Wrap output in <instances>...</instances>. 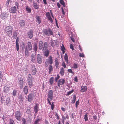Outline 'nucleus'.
I'll return each instance as SVG.
<instances>
[{
	"instance_id": "48",
	"label": "nucleus",
	"mask_w": 124,
	"mask_h": 124,
	"mask_svg": "<svg viewBox=\"0 0 124 124\" xmlns=\"http://www.w3.org/2000/svg\"><path fill=\"white\" fill-rule=\"evenodd\" d=\"M62 66L64 68H66V66L65 65V64L64 62H63L62 63Z\"/></svg>"
},
{
	"instance_id": "37",
	"label": "nucleus",
	"mask_w": 124,
	"mask_h": 124,
	"mask_svg": "<svg viewBox=\"0 0 124 124\" xmlns=\"http://www.w3.org/2000/svg\"><path fill=\"white\" fill-rule=\"evenodd\" d=\"M88 115H87V114L86 113V114L84 116V118L85 120V121H88V117L87 116Z\"/></svg>"
},
{
	"instance_id": "5",
	"label": "nucleus",
	"mask_w": 124,
	"mask_h": 124,
	"mask_svg": "<svg viewBox=\"0 0 124 124\" xmlns=\"http://www.w3.org/2000/svg\"><path fill=\"white\" fill-rule=\"evenodd\" d=\"M22 115V113L19 111H17L15 112V117L18 120H20Z\"/></svg>"
},
{
	"instance_id": "16",
	"label": "nucleus",
	"mask_w": 124,
	"mask_h": 124,
	"mask_svg": "<svg viewBox=\"0 0 124 124\" xmlns=\"http://www.w3.org/2000/svg\"><path fill=\"white\" fill-rule=\"evenodd\" d=\"M37 71L34 66H33L32 69V74L33 75H35Z\"/></svg>"
},
{
	"instance_id": "23",
	"label": "nucleus",
	"mask_w": 124,
	"mask_h": 124,
	"mask_svg": "<svg viewBox=\"0 0 124 124\" xmlns=\"http://www.w3.org/2000/svg\"><path fill=\"white\" fill-rule=\"evenodd\" d=\"M27 80H33V78L30 74H28L27 77Z\"/></svg>"
},
{
	"instance_id": "24",
	"label": "nucleus",
	"mask_w": 124,
	"mask_h": 124,
	"mask_svg": "<svg viewBox=\"0 0 124 124\" xmlns=\"http://www.w3.org/2000/svg\"><path fill=\"white\" fill-rule=\"evenodd\" d=\"M49 72V74H50L53 71V68L52 66L49 65L48 67Z\"/></svg>"
},
{
	"instance_id": "13",
	"label": "nucleus",
	"mask_w": 124,
	"mask_h": 124,
	"mask_svg": "<svg viewBox=\"0 0 124 124\" xmlns=\"http://www.w3.org/2000/svg\"><path fill=\"white\" fill-rule=\"evenodd\" d=\"M8 16V14L7 12H4L1 13L0 16L4 18H7Z\"/></svg>"
},
{
	"instance_id": "28",
	"label": "nucleus",
	"mask_w": 124,
	"mask_h": 124,
	"mask_svg": "<svg viewBox=\"0 0 124 124\" xmlns=\"http://www.w3.org/2000/svg\"><path fill=\"white\" fill-rule=\"evenodd\" d=\"M28 90L27 86H25L23 89V91L26 94L28 93Z\"/></svg>"
},
{
	"instance_id": "41",
	"label": "nucleus",
	"mask_w": 124,
	"mask_h": 124,
	"mask_svg": "<svg viewBox=\"0 0 124 124\" xmlns=\"http://www.w3.org/2000/svg\"><path fill=\"white\" fill-rule=\"evenodd\" d=\"M60 78V76L59 74L57 75V77L55 78V82H57L58 79Z\"/></svg>"
},
{
	"instance_id": "2",
	"label": "nucleus",
	"mask_w": 124,
	"mask_h": 124,
	"mask_svg": "<svg viewBox=\"0 0 124 124\" xmlns=\"http://www.w3.org/2000/svg\"><path fill=\"white\" fill-rule=\"evenodd\" d=\"M13 28L10 26H7L5 29V31L7 33L8 35H12Z\"/></svg>"
},
{
	"instance_id": "46",
	"label": "nucleus",
	"mask_w": 124,
	"mask_h": 124,
	"mask_svg": "<svg viewBox=\"0 0 124 124\" xmlns=\"http://www.w3.org/2000/svg\"><path fill=\"white\" fill-rule=\"evenodd\" d=\"M10 0H7L6 3L5 5L8 7L9 4V2Z\"/></svg>"
},
{
	"instance_id": "44",
	"label": "nucleus",
	"mask_w": 124,
	"mask_h": 124,
	"mask_svg": "<svg viewBox=\"0 0 124 124\" xmlns=\"http://www.w3.org/2000/svg\"><path fill=\"white\" fill-rule=\"evenodd\" d=\"M3 78V74L2 72L0 71V82L1 81Z\"/></svg>"
},
{
	"instance_id": "35",
	"label": "nucleus",
	"mask_w": 124,
	"mask_h": 124,
	"mask_svg": "<svg viewBox=\"0 0 124 124\" xmlns=\"http://www.w3.org/2000/svg\"><path fill=\"white\" fill-rule=\"evenodd\" d=\"M26 9L28 13H30L31 12V9L28 6L26 7Z\"/></svg>"
},
{
	"instance_id": "61",
	"label": "nucleus",
	"mask_w": 124,
	"mask_h": 124,
	"mask_svg": "<svg viewBox=\"0 0 124 124\" xmlns=\"http://www.w3.org/2000/svg\"><path fill=\"white\" fill-rule=\"evenodd\" d=\"M74 81L76 82H78V79L77 77L76 76L74 78Z\"/></svg>"
},
{
	"instance_id": "3",
	"label": "nucleus",
	"mask_w": 124,
	"mask_h": 124,
	"mask_svg": "<svg viewBox=\"0 0 124 124\" xmlns=\"http://www.w3.org/2000/svg\"><path fill=\"white\" fill-rule=\"evenodd\" d=\"M53 63V60L52 57L50 56L48 59H46L45 62V66L47 67L48 66L49 64H52Z\"/></svg>"
},
{
	"instance_id": "9",
	"label": "nucleus",
	"mask_w": 124,
	"mask_h": 124,
	"mask_svg": "<svg viewBox=\"0 0 124 124\" xmlns=\"http://www.w3.org/2000/svg\"><path fill=\"white\" fill-rule=\"evenodd\" d=\"M46 15L47 19L48 20L50 21L51 23H53V20L51 17L50 13L49 12H46Z\"/></svg>"
},
{
	"instance_id": "45",
	"label": "nucleus",
	"mask_w": 124,
	"mask_h": 124,
	"mask_svg": "<svg viewBox=\"0 0 124 124\" xmlns=\"http://www.w3.org/2000/svg\"><path fill=\"white\" fill-rule=\"evenodd\" d=\"M17 34L16 32H15L14 33L13 37L15 39H16L17 37Z\"/></svg>"
},
{
	"instance_id": "22",
	"label": "nucleus",
	"mask_w": 124,
	"mask_h": 124,
	"mask_svg": "<svg viewBox=\"0 0 124 124\" xmlns=\"http://www.w3.org/2000/svg\"><path fill=\"white\" fill-rule=\"evenodd\" d=\"M60 70L59 72L61 76H63L64 74V71L63 68L62 67L60 69Z\"/></svg>"
},
{
	"instance_id": "17",
	"label": "nucleus",
	"mask_w": 124,
	"mask_h": 124,
	"mask_svg": "<svg viewBox=\"0 0 124 124\" xmlns=\"http://www.w3.org/2000/svg\"><path fill=\"white\" fill-rule=\"evenodd\" d=\"M43 46V43L42 41H39V49L40 50H41Z\"/></svg>"
},
{
	"instance_id": "54",
	"label": "nucleus",
	"mask_w": 124,
	"mask_h": 124,
	"mask_svg": "<svg viewBox=\"0 0 124 124\" xmlns=\"http://www.w3.org/2000/svg\"><path fill=\"white\" fill-rule=\"evenodd\" d=\"M16 90H14L12 93L13 95L14 96H15L16 95Z\"/></svg>"
},
{
	"instance_id": "25",
	"label": "nucleus",
	"mask_w": 124,
	"mask_h": 124,
	"mask_svg": "<svg viewBox=\"0 0 124 124\" xmlns=\"http://www.w3.org/2000/svg\"><path fill=\"white\" fill-rule=\"evenodd\" d=\"M31 61L34 62L35 61V57L34 54H32L31 57Z\"/></svg>"
},
{
	"instance_id": "49",
	"label": "nucleus",
	"mask_w": 124,
	"mask_h": 124,
	"mask_svg": "<svg viewBox=\"0 0 124 124\" xmlns=\"http://www.w3.org/2000/svg\"><path fill=\"white\" fill-rule=\"evenodd\" d=\"M21 46L22 47V49H23L24 50L25 47V44L24 42H22Z\"/></svg>"
},
{
	"instance_id": "53",
	"label": "nucleus",
	"mask_w": 124,
	"mask_h": 124,
	"mask_svg": "<svg viewBox=\"0 0 124 124\" xmlns=\"http://www.w3.org/2000/svg\"><path fill=\"white\" fill-rule=\"evenodd\" d=\"M54 107V102H53L51 104V108L52 110H53Z\"/></svg>"
},
{
	"instance_id": "39",
	"label": "nucleus",
	"mask_w": 124,
	"mask_h": 124,
	"mask_svg": "<svg viewBox=\"0 0 124 124\" xmlns=\"http://www.w3.org/2000/svg\"><path fill=\"white\" fill-rule=\"evenodd\" d=\"M22 124H27V122L26 119L24 118H23L22 119Z\"/></svg>"
},
{
	"instance_id": "50",
	"label": "nucleus",
	"mask_w": 124,
	"mask_h": 124,
	"mask_svg": "<svg viewBox=\"0 0 124 124\" xmlns=\"http://www.w3.org/2000/svg\"><path fill=\"white\" fill-rule=\"evenodd\" d=\"M79 100L77 101L75 105L76 107V108H77L78 105H79Z\"/></svg>"
},
{
	"instance_id": "36",
	"label": "nucleus",
	"mask_w": 124,
	"mask_h": 124,
	"mask_svg": "<svg viewBox=\"0 0 124 124\" xmlns=\"http://www.w3.org/2000/svg\"><path fill=\"white\" fill-rule=\"evenodd\" d=\"M38 107L37 105L35 106L34 107V111L35 113H37L38 111Z\"/></svg>"
},
{
	"instance_id": "57",
	"label": "nucleus",
	"mask_w": 124,
	"mask_h": 124,
	"mask_svg": "<svg viewBox=\"0 0 124 124\" xmlns=\"http://www.w3.org/2000/svg\"><path fill=\"white\" fill-rule=\"evenodd\" d=\"M73 90H72L68 92L67 94L68 95L70 94L71 93L73 92Z\"/></svg>"
},
{
	"instance_id": "33",
	"label": "nucleus",
	"mask_w": 124,
	"mask_h": 124,
	"mask_svg": "<svg viewBox=\"0 0 124 124\" xmlns=\"http://www.w3.org/2000/svg\"><path fill=\"white\" fill-rule=\"evenodd\" d=\"M28 51L29 50H28L27 47H26L25 50V54L26 56H28L29 55V53Z\"/></svg>"
},
{
	"instance_id": "59",
	"label": "nucleus",
	"mask_w": 124,
	"mask_h": 124,
	"mask_svg": "<svg viewBox=\"0 0 124 124\" xmlns=\"http://www.w3.org/2000/svg\"><path fill=\"white\" fill-rule=\"evenodd\" d=\"M19 38H18V37L16 39V44H19L18 43V42L19 41Z\"/></svg>"
},
{
	"instance_id": "60",
	"label": "nucleus",
	"mask_w": 124,
	"mask_h": 124,
	"mask_svg": "<svg viewBox=\"0 0 124 124\" xmlns=\"http://www.w3.org/2000/svg\"><path fill=\"white\" fill-rule=\"evenodd\" d=\"M16 50L17 51H18L19 49V44H16Z\"/></svg>"
},
{
	"instance_id": "52",
	"label": "nucleus",
	"mask_w": 124,
	"mask_h": 124,
	"mask_svg": "<svg viewBox=\"0 0 124 124\" xmlns=\"http://www.w3.org/2000/svg\"><path fill=\"white\" fill-rule=\"evenodd\" d=\"M15 5L17 6V9H18L19 7V3L17 2H15Z\"/></svg>"
},
{
	"instance_id": "62",
	"label": "nucleus",
	"mask_w": 124,
	"mask_h": 124,
	"mask_svg": "<svg viewBox=\"0 0 124 124\" xmlns=\"http://www.w3.org/2000/svg\"><path fill=\"white\" fill-rule=\"evenodd\" d=\"M70 38L71 40H72L73 42H75V40L72 37H70Z\"/></svg>"
},
{
	"instance_id": "18",
	"label": "nucleus",
	"mask_w": 124,
	"mask_h": 124,
	"mask_svg": "<svg viewBox=\"0 0 124 124\" xmlns=\"http://www.w3.org/2000/svg\"><path fill=\"white\" fill-rule=\"evenodd\" d=\"M19 24L21 27H23L25 25V21L23 20H22L20 21Z\"/></svg>"
},
{
	"instance_id": "40",
	"label": "nucleus",
	"mask_w": 124,
	"mask_h": 124,
	"mask_svg": "<svg viewBox=\"0 0 124 124\" xmlns=\"http://www.w3.org/2000/svg\"><path fill=\"white\" fill-rule=\"evenodd\" d=\"M9 124H15V123L13 120L11 119H10Z\"/></svg>"
},
{
	"instance_id": "56",
	"label": "nucleus",
	"mask_w": 124,
	"mask_h": 124,
	"mask_svg": "<svg viewBox=\"0 0 124 124\" xmlns=\"http://www.w3.org/2000/svg\"><path fill=\"white\" fill-rule=\"evenodd\" d=\"M40 121V120L38 119L37 120H36L34 122V124H37Z\"/></svg>"
},
{
	"instance_id": "42",
	"label": "nucleus",
	"mask_w": 124,
	"mask_h": 124,
	"mask_svg": "<svg viewBox=\"0 0 124 124\" xmlns=\"http://www.w3.org/2000/svg\"><path fill=\"white\" fill-rule=\"evenodd\" d=\"M76 99V96L75 95H74L73 97V103H75V102Z\"/></svg>"
},
{
	"instance_id": "63",
	"label": "nucleus",
	"mask_w": 124,
	"mask_h": 124,
	"mask_svg": "<svg viewBox=\"0 0 124 124\" xmlns=\"http://www.w3.org/2000/svg\"><path fill=\"white\" fill-rule=\"evenodd\" d=\"M55 115L56 117H57V119L58 120L59 119V117L57 113H56Z\"/></svg>"
},
{
	"instance_id": "32",
	"label": "nucleus",
	"mask_w": 124,
	"mask_h": 124,
	"mask_svg": "<svg viewBox=\"0 0 124 124\" xmlns=\"http://www.w3.org/2000/svg\"><path fill=\"white\" fill-rule=\"evenodd\" d=\"M10 99L9 97H7L6 99L5 103L7 105H9Z\"/></svg>"
},
{
	"instance_id": "27",
	"label": "nucleus",
	"mask_w": 124,
	"mask_h": 124,
	"mask_svg": "<svg viewBox=\"0 0 124 124\" xmlns=\"http://www.w3.org/2000/svg\"><path fill=\"white\" fill-rule=\"evenodd\" d=\"M47 42H45L44 43V46L43 48V50H44L47 49Z\"/></svg>"
},
{
	"instance_id": "26",
	"label": "nucleus",
	"mask_w": 124,
	"mask_h": 124,
	"mask_svg": "<svg viewBox=\"0 0 124 124\" xmlns=\"http://www.w3.org/2000/svg\"><path fill=\"white\" fill-rule=\"evenodd\" d=\"M9 90V88L7 86H5L4 88V91L5 93H7L8 92Z\"/></svg>"
},
{
	"instance_id": "14",
	"label": "nucleus",
	"mask_w": 124,
	"mask_h": 124,
	"mask_svg": "<svg viewBox=\"0 0 124 124\" xmlns=\"http://www.w3.org/2000/svg\"><path fill=\"white\" fill-rule=\"evenodd\" d=\"M27 49L29 50V51H31L32 49V45L31 43V42H28L27 43Z\"/></svg>"
},
{
	"instance_id": "8",
	"label": "nucleus",
	"mask_w": 124,
	"mask_h": 124,
	"mask_svg": "<svg viewBox=\"0 0 124 124\" xmlns=\"http://www.w3.org/2000/svg\"><path fill=\"white\" fill-rule=\"evenodd\" d=\"M9 12L12 13H15L17 12V10L15 6L11 7L9 9Z\"/></svg>"
},
{
	"instance_id": "51",
	"label": "nucleus",
	"mask_w": 124,
	"mask_h": 124,
	"mask_svg": "<svg viewBox=\"0 0 124 124\" xmlns=\"http://www.w3.org/2000/svg\"><path fill=\"white\" fill-rule=\"evenodd\" d=\"M77 65L75 63H74L73 66V68L75 69H76L77 68Z\"/></svg>"
},
{
	"instance_id": "11",
	"label": "nucleus",
	"mask_w": 124,
	"mask_h": 124,
	"mask_svg": "<svg viewBox=\"0 0 124 124\" xmlns=\"http://www.w3.org/2000/svg\"><path fill=\"white\" fill-rule=\"evenodd\" d=\"M28 34L29 37V38L30 39H32L33 37L32 30H30L28 32Z\"/></svg>"
},
{
	"instance_id": "7",
	"label": "nucleus",
	"mask_w": 124,
	"mask_h": 124,
	"mask_svg": "<svg viewBox=\"0 0 124 124\" xmlns=\"http://www.w3.org/2000/svg\"><path fill=\"white\" fill-rule=\"evenodd\" d=\"M53 92L52 90H50L48 92V97L47 99L52 100L53 98Z\"/></svg>"
},
{
	"instance_id": "1",
	"label": "nucleus",
	"mask_w": 124,
	"mask_h": 124,
	"mask_svg": "<svg viewBox=\"0 0 124 124\" xmlns=\"http://www.w3.org/2000/svg\"><path fill=\"white\" fill-rule=\"evenodd\" d=\"M43 33L47 36L52 35L53 34V31L51 29L49 28L44 29L43 31Z\"/></svg>"
},
{
	"instance_id": "15",
	"label": "nucleus",
	"mask_w": 124,
	"mask_h": 124,
	"mask_svg": "<svg viewBox=\"0 0 124 124\" xmlns=\"http://www.w3.org/2000/svg\"><path fill=\"white\" fill-rule=\"evenodd\" d=\"M43 51L44 53V56L47 57L49 54L50 51H49L48 49L44 50H43Z\"/></svg>"
},
{
	"instance_id": "34",
	"label": "nucleus",
	"mask_w": 124,
	"mask_h": 124,
	"mask_svg": "<svg viewBox=\"0 0 124 124\" xmlns=\"http://www.w3.org/2000/svg\"><path fill=\"white\" fill-rule=\"evenodd\" d=\"M64 58L65 62H66L67 63H68V56L66 54H65Z\"/></svg>"
},
{
	"instance_id": "38",
	"label": "nucleus",
	"mask_w": 124,
	"mask_h": 124,
	"mask_svg": "<svg viewBox=\"0 0 124 124\" xmlns=\"http://www.w3.org/2000/svg\"><path fill=\"white\" fill-rule=\"evenodd\" d=\"M60 2L61 4L62 5L63 7H65V4L63 0H60Z\"/></svg>"
},
{
	"instance_id": "31",
	"label": "nucleus",
	"mask_w": 124,
	"mask_h": 124,
	"mask_svg": "<svg viewBox=\"0 0 124 124\" xmlns=\"http://www.w3.org/2000/svg\"><path fill=\"white\" fill-rule=\"evenodd\" d=\"M38 47L36 43L34 44L33 45V50L35 52L37 51Z\"/></svg>"
},
{
	"instance_id": "20",
	"label": "nucleus",
	"mask_w": 124,
	"mask_h": 124,
	"mask_svg": "<svg viewBox=\"0 0 124 124\" xmlns=\"http://www.w3.org/2000/svg\"><path fill=\"white\" fill-rule=\"evenodd\" d=\"M33 6L35 9H38L39 8V6L38 5L37 3H36L35 2H33Z\"/></svg>"
},
{
	"instance_id": "21",
	"label": "nucleus",
	"mask_w": 124,
	"mask_h": 124,
	"mask_svg": "<svg viewBox=\"0 0 124 124\" xmlns=\"http://www.w3.org/2000/svg\"><path fill=\"white\" fill-rule=\"evenodd\" d=\"M81 88V92H85L87 90V87L86 86H82Z\"/></svg>"
},
{
	"instance_id": "12",
	"label": "nucleus",
	"mask_w": 124,
	"mask_h": 124,
	"mask_svg": "<svg viewBox=\"0 0 124 124\" xmlns=\"http://www.w3.org/2000/svg\"><path fill=\"white\" fill-rule=\"evenodd\" d=\"M27 83L30 88H31L33 85V80H27Z\"/></svg>"
},
{
	"instance_id": "19",
	"label": "nucleus",
	"mask_w": 124,
	"mask_h": 124,
	"mask_svg": "<svg viewBox=\"0 0 124 124\" xmlns=\"http://www.w3.org/2000/svg\"><path fill=\"white\" fill-rule=\"evenodd\" d=\"M36 21L38 23V24H40L41 22V18L38 16H36Z\"/></svg>"
},
{
	"instance_id": "29",
	"label": "nucleus",
	"mask_w": 124,
	"mask_h": 124,
	"mask_svg": "<svg viewBox=\"0 0 124 124\" xmlns=\"http://www.w3.org/2000/svg\"><path fill=\"white\" fill-rule=\"evenodd\" d=\"M55 64L56 67L57 68L59 65V63L58 61V59L57 58L55 59Z\"/></svg>"
},
{
	"instance_id": "64",
	"label": "nucleus",
	"mask_w": 124,
	"mask_h": 124,
	"mask_svg": "<svg viewBox=\"0 0 124 124\" xmlns=\"http://www.w3.org/2000/svg\"><path fill=\"white\" fill-rule=\"evenodd\" d=\"M6 118V115H3V116L2 118L3 119V120L4 121V119H5Z\"/></svg>"
},
{
	"instance_id": "30",
	"label": "nucleus",
	"mask_w": 124,
	"mask_h": 124,
	"mask_svg": "<svg viewBox=\"0 0 124 124\" xmlns=\"http://www.w3.org/2000/svg\"><path fill=\"white\" fill-rule=\"evenodd\" d=\"M54 78L53 77L51 78L49 80V82L51 85H52L53 83Z\"/></svg>"
},
{
	"instance_id": "58",
	"label": "nucleus",
	"mask_w": 124,
	"mask_h": 124,
	"mask_svg": "<svg viewBox=\"0 0 124 124\" xmlns=\"http://www.w3.org/2000/svg\"><path fill=\"white\" fill-rule=\"evenodd\" d=\"M70 49H72V50H74V49L73 48V46L72 44L70 45Z\"/></svg>"
},
{
	"instance_id": "55",
	"label": "nucleus",
	"mask_w": 124,
	"mask_h": 124,
	"mask_svg": "<svg viewBox=\"0 0 124 124\" xmlns=\"http://www.w3.org/2000/svg\"><path fill=\"white\" fill-rule=\"evenodd\" d=\"M79 56L80 57H84L85 56L84 54L83 53H80Z\"/></svg>"
},
{
	"instance_id": "6",
	"label": "nucleus",
	"mask_w": 124,
	"mask_h": 124,
	"mask_svg": "<svg viewBox=\"0 0 124 124\" xmlns=\"http://www.w3.org/2000/svg\"><path fill=\"white\" fill-rule=\"evenodd\" d=\"M65 82L64 79H60L58 81L57 85L59 87H60V85H63Z\"/></svg>"
},
{
	"instance_id": "4",
	"label": "nucleus",
	"mask_w": 124,
	"mask_h": 124,
	"mask_svg": "<svg viewBox=\"0 0 124 124\" xmlns=\"http://www.w3.org/2000/svg\"><path fill=\"white\" fill-rule=\"evenodd\" d=\"M35 97L34 93V92H32L30 93L28 95L27 98L28 101L30 102H31L32 100H33Z\"/></svg>"
},
{
	"instance_id": "47",
	"label": "nucleus",
	"mask_w": 124,
	"mask_h": 124,
	"mask_svg": "<svg viewBox=\"0 0 124 124\" xmlns=\"http://www.w3.org/2000/svg\"><path fill=\"white\" fill-rule=\"evenodd\" d=\"M23 79H22L21 80H20L19 81V83L21 85H23Z\"/></svg>"
},
{
	"instance_id": "10",
	"label": "nucleus",
	"mask_w": 124,
	"mask_h": 124,
	"mask_svg": "<svg viewBox=\"0 0 124 124\" xmlns=\"http://www.w3.org/2000/svg\"><path fill=\"white\" fill-rule=\"evenodd\" d=\"M37 62L39 64H40L42 62L41 57L39 54H38L37 56Z\"/></svg>"
},
{
	"instance_id": "43",
	"label": "nucleus",
	"mask_w": 124,
	"mask_h": 124,
	"mask_svg": "<svg viewBox=\"0 0 124 124\" xmlns=\"http://www.w3.org/2000/svg\"><path fill=\"white\" fill-rule=\"evenodd\" d=\"M67 71L68 72L71 73L73 74H74V73L72 71V69H68Z\"/></svg>"
}]
</instances>
